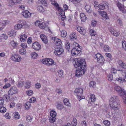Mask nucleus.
<instances>
[{
	"label": "nucleus",
	"mask_w": 126,
	"mask_h": 126,
	"mask_svg": "<svg viewBox=\"0 0 126 126\" xmlns=\"http://www.w3.org/2000/svg\"><path fill=\"white\" fill-rule=\"evenodd\" d=\"M73 48H80V46L79 44L75 42H74L73 44Z\"/></svg>",
	"instance_id": "nucleus-50"
},
{
	"label": "nucleus",
	"mask_w": 126,
	"mask_h": 126,
	"mask_svg": "<svg viewBox=\"0 0 126 126\" xmlns=\"http://www.w3.org/2000/svg\"><path fill=\"white\" fill-rule=\"evenodd\" d=\"M109 47L108 46L105 45L103 47V49L104 51L105 52H108Z\"/></svg>",
	"instance_id": "nucleus-46"
},
{
	"label": "nucleus",
	"mask_w": 126,
	"mask_h": 126,
	"mask_svg": "<svg viewBox=\"0 0 126 126\" xmlns=\"http://www.w3.org/2000/svg\"><path fill=\"white\" fill-rule=\"evenodd\" d=\"M67 35L66 32L64 30H62L61 31V35L62 37H66Z\"/></svg>",
	"instance_id": "nucleus-43"
},
{
	"label": "nucleus",
	"mask_w": 126,
	"mask_h": 126,
	"mask_svg": "<svg viewBox=\"0 0 126 126\" xmlns=\"http://www.w3.org/2000/svg\"><path fill=\"white\" fill-rule=\"evenodd\" d=\"M22 14L25 18H29L31 16L30 12L27 10H23L22 12Z\"/></svg>",
	"instance_id": "nucleus-18"
},
{
	"label": "nucleus",
	"mask_w": 126,
	"mask_h": 126,
	"mask_svg": "<svg viewBox=\"0 0 126 126\" xmlns=\"http://www.w3.org/2000/svg\"><path fill=\"white\" fill-rule=\"evenodd\" d=\"M96 83L93 81H91L89 84L90 87H94L95 86Z\"/></svg>",
	"instance_id": "nucleus-59"
},
{
	"label": "nucleus",
	"mask_w": 126,
	"mask_h": 126,
	"mask_svg": "<svg viewBox=\"0 0 126 126\" xmlns=\"http://www.w3.org/2000/svg\"><path fill=\"white\" fill-rule=\"evenodd\" d=\"M70 45L69 42H67L65 43V47L68 51H69V50L70 48Z\"/></svg>",
	"instance_id": "nucleus-52"
},
{
	"label": "nucleus",
	"mask_w": 126,
	"mask_h": 126,
	"mask_svg": "<svg viewBox=\"0 0 126 126\" xmlns=\"http://www.w3.org/2000/svg\"><path fill=\"white\" fill-rule=\"evenodd\" d=\"M19 52L21 55H23L26 54V51L25 49L21 48L19 50Z\"/></svg>",
	"instance_id": "nucleus-33"
},
{
	"label": "nucleus",
	"mask_w": 126,
	"mask_h": 126,
	"mask_svg": "<svg viewBox=\"0 0 126 126\" xmlns=\"http://www.w3.org/2000/svg\"><path fill=\"white\" fill-rule=\"evenodd\" d=\"M25 106L26 109H29L30 108L31 104L29 102H27L25 104Z\"/></svg>",
	"instance_id": "nucleus-54"
},
{
	"label": "nucleus",
	"mask_w": 126,
	"mask_h": 126,
	"mask_svg": "<svg viewBox=\"0 0 126 126\" xmlns=\"http://www.w3.org/2000/svg\"><path fill=\"white\" fill-rule=\"evenodd\" d=\"M56 120V117H51L49 118V120L50 122L51 123H54Z\"/></svg>",
	"instance_id": "nucleus-61"
},
{
	"label": "nucleus",
	"mask_w": 126,
	"mask_h": 126,
	"mask_svg": "<svg viewBox=\"0 0 126 126\" xmlns=\"http://www.w3.org/2000/svg\"><path fill=\"white\" fill-rule=\"evenodd\" d=\"M80 17L81 21L83 22L85 21L87 18L85 15L83 13H80Z\"/></svg>",
	"instance_id": "nucleus-27"
},
{
	"label": "nucleus",
	"mask_w": 126,
	"mask_h": 126,
	"mask_svg": "<svg viewBox=\"0 0 126 126\" xmlns=\"http://www.w3.org/2000/svg\"><path fill=\"white\" fill-rule=\"evenodd\" d=\"M33 91L31 90H28L26 91V93L28 96H31L33 94Z\"/></svg>",
	"instance_id": "nucleus-60"
},
{
	"label": "nucleus",
	"mask_w": 126,
	"mask_h": 126,
	"mask_svg": "<svg viewBox=\"0 0 126 126\" xmlns=\"http://www.w3.org/2000/svg\"><path fill=\"white\" fill-rule=\"evenodd\" d=\"M105 61V59L103 57L97 59V62L98 63V64L102 66L104 63Z\"/></svg>",
	"instance_id": "nucleus-24"
},
{
	"label": "nucleus",
	"mask_w": 126,
	"mask_h": 126,
	"mask_svg": "<svg viewBox=\"0 0 126 126\" xmlns=\"http://www.w3.org/2000/svg\"><path fill=\"white\" fill-rule=\"evenodd\" d=\"M114 90L117 91L119 95L123 97L124 103L126 104V92L120 86L115 85L114 87Z\"/></svg>",
	"instance_id": "nucleus-2"
},
{
	"label": "nucleus",
	"mask_w": 126,
	"mask_h": 126,
	"mask_svg": "<svg viewBox=\"0 0 126 126\" xmlns=\"http://www.w3.org/2000/svg\"><path fill=\"white\" fill-rule=\"evenodd\" d=\"M3 100H5L6 101H8L10 100V97L8 95L5 94L3 96L2 98Z\"/></svg>",
	"instance_id": "nucleus-40"
},
{
	"label": "nucleus",
	"mask_w": 126,
	"mask_h": 126,
	"mask_svg": "<svg viewBox=\"0 0 126 126\" xmlns=\"http://www.w3.org/2000/svg\"><path fill=\"white\" fill-rule=\"evenodd\" d=\"M98 11L99 13V15H101V16L103 17L104 19L105 18L107 19H109V17L107 16V13L106 12L103 11H99V9L98 10Z\"/></svg>",
	"instance_id": "nucleus-19"
},
{
	"label": "nucleus",
	"mask_w": 126,
	"mask_h": 126,
	"mask_svg": "<svg viewBox=\"0 0 126 126\" xmlns=\"http://www.w3.org/2000/svg\"><path fill=\"white\" fill-rule=\"evenodd\" d=\"M36 101V99L34 97H32L30 98L29 100V102L30 103L35 102Z\"/></svg>",
	"instance_id": "nucleus-49"
},
{
	"label": "nucleus",
	"mask_w": 126,
	"mask_h": 126,
	"mask_svg": "<svg viewBox=\"0 0 126 126\" xmlns=\"http://www.w3.org/2000/svg\"><path fill=\"white\" fill-rule=\"evenodd\" d=\"M32 47L34 49L38 50H39L41 49V46L38 42H35L33 43Z\"/></svg>",
	"instance_id": "nucleus-11"
},
{
	"label": "nucleus",
	"mask_w": 126,
	"mask_h": 126,
	"mask_svg": "<svg viewBox=\"0 0 126 126\" xmlns=\"http://www.w3.org/2000/svg\"><path fill=\"white\" fill-rule=\"evenodd\" d=\"M63 52V50L62 48L57 47L55 49L54 53L56 55H60L62 54Z\"/></svg>",
	"instance_id": "nucleus-13"
},
{
	"label": "nucleus",
	"mask_w": 126,
	"mask_h": 126,
	"mask_svg": "<svg viewBox=\"0 0 126 126\" xmlns=\"http://www.w3.org/2000/svg\"><path fill=\"white\" fill-rule=\"evenodd\" d=\"M104 124L106 126H109L110 125V122L108 121L105 120L103 121Z\"/></svg>",
	"instance_id": "nucleus-56"
},
{
	"label": "nucleus",
	"mask_w": 126,
	"mask_h": 126,
	"mask_svg": "<svg viewBox=\"0 0 126 126\" xmlns=\"http://www.w3.org/2000/svg\"><path fill=\"white\" fill-rule=\"evenodd\" d=\"M75 63L74 65L75 67L77 68L79 67H86V63L84 59L81 58H79L75 59Z\"/></svg>",
	"instance_id": "nucleus-3"
},
{
	"label": "nucleus",
	"mask_w": 126,
	"mask_h": 126,
	"mask_svg": "<svg viewBox=\"0 0 126 126\" xmlns=\"http://www.w3.org/2000/svg\"><path fill=\"white\" fill-rule=\"evenodd\" d=\"M108 80L109 81H111L113 79V75L111 74H109L108 76Z\"/></svg>",
	"instance_id": "nucleus-62"
},
{
	"label": "nucleus",
	"mask_w": 126,
	"mask_h": 126,
	"mask_svg": "<svg viewBox=\"0 0 126 126\" xmlns=\"http://www.w3.org/2000/svg\"><path fill=\"white\" fill-rule=\"evenodd\" d=\"M38 10L40 12L44 11V9L43 7L41 6H39L37 8Z\"/></svg>",
	"instance_id": "nucleus-48"
},
{
	"label": "nucleus",
	"mask_w": 126,
	"mask_h": 126,
	"mask_svg": "<svg viewBox=\"0 0 126 126\" xmlns=\"http://www.w3.org/2000/svg\"><path fill=\"white\" fill-rule=\"evenodd\" d=\"M18 90L16 87L13 86L10 88L8 92V95H12L14 94H16Z\"/></svg>",
	"instance_id": "nucleus-8"
},
{
	"label": "nucleus",
	"mask_w": 126,
	"mask_h": 126,
	"mask_svg": "<svg viewBox=\"0 0 126 126\" xmlns=\"http://www.w3.org/2000/svg\"><path fill=\"white\" fill-rule=\"evenodd\" d=\"M40 37L44 43L46 44L47 43L48 40L46 35L43 34H42L40 35Z\"/></svg>",
	"instance_id": "nucleus-23"
},
{
	"label": "nucleus",
	"mask_w": 126,
	"mask_h": 126,
	"mask_svg": "<svg viewBox=\"0 0 126 126\" xmlns=\"http://www.w3.org/2000/svg\"><path fill=\"white\" fill-rule=\"evenodd\" d=\"M122 47L126 50V41H123L122 42Z\"/></svg>",
	"instance_id": "nucleus-63"
},
{
	"label": "nucleus",
	"mask_w": 126,
	"mask_h": 126,
	"mask_svg": "<svg viewBox=\"0 0 126 126\" xmlns=\"http://www.w3.org/2000/svg\"><path fill=\"white\" fill-rule=\"evenodd\" d=\"M42 62L47 65H51L56 64V63L52 59L46 58L42 60Z\"/></svg>",
	"instance_id": "nucleus-5"
},
{
	"label": "nucleus",
	"mask_w": 126,
	"mask_h": 126,
	"mask_svg": "<svg viewBox=\"0 0 126 126\" xmlns=\"http://www.w3.org/2000/svg\"><path fill=\"white\" fill-rule=\"evenodd\" d=\"M31 82L30 81L27 80L26 81L25 85L24 86L25 88L26 89H29L31 86Z\"/></svg>",
	"instance_id": "nucleus-30"
},
{
	"label": "nucleus",
	"mask_w": 126,
	"mask_h": 126,
	"mask_svg": "<svg viewBox=\"0 0 126 126\" xmlns=\"http://www.w3.org/2000/svg\"><path fill=\"white\" fill-rule=\"evenodd\" d=\"M77 36L76 33L75 32H72L70 34V39L72 40H75L76 39Z\"/></svg>",
	"instance_id": "nucleus-25"
},
{
	"label": "nucleus",
	"mask_w": 126,
	"mask_h": 126,
	"mask_svg": "<svg viewBox=\"0 0 126 126\" xmlns=\"http://www.w3.org/2000/svg\"><path fill=\"white\" fill-rule=\"evenodd\" d=\"M116 5L118 7L119 10L123 13H125L126 12V10L124 7V6L119 1H116Z\"/></svg>",
	"instance_id": "nucleus-7"
},
{
	"label": "nucleus",
	"mask_w": 126,
	"mask_h": 126,
	"mask_svg": "<svg viewBox=\"0 0 126 126\" xmlns=\"http://www.w3.org/2000/svg\"><path fill=\"white\" fill-rule=\"evenodd\" d=\"M107 6L108 7V6L107 4L105 5L102 4V3H100L98 5V8L99 9H98L99 10H104L105 8V7Z\"/></svg>",
	"instance_id": "nucleus-28"
},
{
	"label": "nucleus",
	"mask_w": 126,
	"mask_h": 126,
	"mask_svg": "<svg viewBox=\"0 0 126 126\" xmlns=\"http://www.w3.org/2000/svg\"><path fill=\"white\" fill-rule=\"evenodd\" d=\"M31 55L32 58L33 59H36L38 56V54L36 52L32 53Z\"/></svg>",
	"instance_id": "nucleus-37"
},
{
	"label": "nucleus",
	"mask_w": 126,
	"mask_h": 126,
	"mask_svg": "<svg viewBox=\"0 0 126 126\" xmlns=\"http://www.w3.org/2000/svg\"><path fill=\"white\" fill-rule=\"evenodd\" d=\"M76 29L77 31L82 35H84L86 33V30L83 27L79 26L77 27Z\"/></svg>",
	"instance_id": "nucleus-15"
},
{
	"label": "nucleus",
	"mask_w": 126,
	"mask_h": 126,
	"mask_svg": "<svg viewBox=\"0 0 126 126\" xmlns=\"http://www.w3.org/2000/svg\"><path fill=\"white\" fill-rule=\"evenodd\" d=\"M24 84V82L22 79L20 80L17 84V86L19 87H22Z\"/></svg>",
	"instance_id": "nucleus-36"
},
{
	"label": "nucleus",
	"mask_w": 126,
	"mask_h": 126,
	"mask_svg": "<svg viewBox=\"0 0 126 126\" xmlns=\"http://www.w3.org/2000/svg\"><path fill=\"white\" fill-rule=\"evenodd\" d=\"M9 22L8 20H3L0 22V31L3 29L5 26L9 24Z\"/></svg>",
	"instance_id": "nucleus-16"
},
{
	"label": "nucleus",
	"mask_w": 126,
	"mask_h": 126,
	"mask_svg": "<svg viewBox=\"0 0 126 126\" xmlns=\"http://www.w3.org/2000/svg\"><path fill=\"white\" fill-rule=\"evenodd\" d=\"M15 117L17 119H19L20 118V116L19 114L17 112H16L15 113Z\"/></svg>",
	"instance_id": "nucleus-64"
},
{
	"label": "nucleus",
	"mask_w": 126,
	"mask_h": 126,
	"mask_svg": "<svg viewBox=\"0 0 126 126\" xmlns=\"http://www.w3.org/2000/svg\"><path fill=\"white\" fill-rule=\"evenodd\" d=\"M115 81L121 83H123L126 81L125 79H123L121 77L116 78Z\"/></svg>",
	"instance_id": "nucleus-31"
},
{
	"label": "nucleus",
	"mask_w": 126,
	"mask_h": 126,
	"mask_svg": "<svg viewBox=\"0 0 126 126\" xmlns=\"http://www.w3.org/2000/svg\"><path fill=\"white\" fill-rule=\"evenodd\" d=\"M11 5H14L15 4L19 3V1L17 0H11L10 2Z\"/></svg>",
	"instance_id": "nucleus-47"
},
{
	"label": "nucleus",
	"mask_w": 126,
	"mask_h": 126,
	"mask_svg": "<svg viewBox=\"0 0 126 126\" xmlns=\"http://www.w3.org/2000/svg\"><path fill=\"white\" fill-rule=\"evenodd\" d=\"M69 1L72 2L73 3L75 4H77L79 3L80 0H69Z\"/></svg>",
	"instance_id": "nucleus-55"
},
{
	"label": "nucleus",
	"mask_w": 126,
	"mask_h": 126,
	"mask_svg": "<svg viewBox=\"0 0 126 126\" xmlns=\"http://www.w3.org/2000/svg\"><path fill=\"white\" fill-rule=\"evenodd\" d=\"M110 31L111 32V34L112 35L116 37L119 36L120 34L119 32L114 29L112 27H110Z\"/></svg>",
	"instance_id": "nucleus-10"
},
{
	"label": "nucleus",
	"mask_w": 126,
	"mask_h": 126,
	"mask_svg": "<svg viewBox=\"0 0 126 126\" xmlns=\"http://www.w3.org/2000/svg\"><path fill=\"white\" fill-rule=\"evenodd\" d=\"M90 99L91 101L93 102H95L96 100V98H95V96L94 94H91V95Z\"/></svg>",
	"instance_id": "nucleus-45"
},
{
	"label": "nucleus",
	"mask_w": 126,
	"mask_h": 126,
	"mask_svg": "<svg viewBox=\"0 0 126 126\" xmlns=\"http://www.w3.org/2000/svg\"><path fill=\"white\" fill-rule=\"evenodd\" d=\"M117 63L119 66L122 68L126 69V63H123L122 61L120 60H118Z\"/></svg>",
	"instance_id": "nucleus-21"
},
{
	"label": "nucleus",
	"mask_w": 126,
	"mask_h": 126,
	"mask_svg": "<svg viewBox=\"0 0 126 126\" xmlns=\"http://www.w3.org/2000/svg\"><path fill=\"white\" fill-rule=\"evenodd\" d=\"M8 34L10 37L16 35V32L13 30H12L8 32Z\"/></svg>",
	"instance_id": "nucleus-38"
},
{
	"label": "nucleus",
	"mask_w": 126,
	"mask_h": 126,
	"mask_svg": "<svg viewBox=\"0 0 126 126\" xmlns=\"http://www.w3.org/2000/svg\"><path fill=\"white\" fill-rule=\"evenodd\" d=\"M6 110V108L2 107H1L0 108V112L2 113H3L5 112Z\"/></svg>",
	"instance_id": "nucleus-51"
},
{
	"label": "nucleus",
	"mask_w": 126,
	"mask_h": 126,
	"mask_svg": "<svg viewBox=\"0 0 126 126\" xmlns=\"http://www.w3.org/2000/svg\"><path fill=\"white\" fill-rule=\"evenodd\" d=\"M52 39L54 40V43L56 46H60L62 44V41L60 39L56 37H53Z\"/></svg>",
	"instance_id": "nucleus-14"
},
{
	"label": "nucleus",
	"mask_w": 126,
	"mask_h": 126,
	"mask_svg": "<svg viewBox=\"0 0 126 126\" xmlns=\"http://www.w3.org/2000/svg\"><path fill=\"white\" fill-rule=\"evenodd\" d=\"M18 43L15 42L13 40L11 41L9 43V45L11 48H16L18 46Z\"/></svg>",
	"instance_id": "nucleus-20"
},
{
	"label": "nucleus",
	"mask_w": 126,
	"mask_h": 126,
	"mask_svg": "<svg viewBox=\"0 0 126 126\" xmlns=\"http://www.w3.org/2000/svg\"><path fill=\"white\" fill-rule=\"evenodd\" d=\"M71 53L73 56H77L80 55L81 53L80 48H73L71 51Z\"/></svg>",
	"instance_id": "nucleus-6"
},
{
	"label": "nucleus",
	"mask_w": 126,
	"mask_h": 126,
	"mask_svg": "<svg viewBox=\"0 0 126 126\" xmlns=\"http://www.w3.org/2000/svg\"><path fill=\"white\" fill-rule=\"evenodd\" d=\"M35 24L36 26H38L41 29H44L46 27V25L45 23L39 20L36 21L35 22Z\"/></svg>",
	"instance_id": "nucleus-9"
},
{
	"label": "nucleus",
	"mask_w": 126,
	"mask_h": 126,
	"mask_svg": "<svg viewBox=\"0 0 126 126\" xmlns=\"http://www.w3.org/2000/svg\"><path fill=\"white\" fill-rule=\"evenodd\" d=\"M95 56L97 59H98L101 58V57H103V56H102L101 54L100 53H98L96 54L95 55Z\"/></svg>",
	"instance_id": "nucleus-57"
},
{
	"label": "nucleus",
	"mask_w": 126,
	"mask_h": 126,
	"mask_svg": "<svg viewBox=\"0 0 126 126\" xmlns=\"http://www.w3.org/2000/svg\"><path fill=\"white\" fill-rule=\"evenodd\" d=\"M27 37V35L25 34L22 35L20 37V40L21 42H24L26 40Z\"/></svg>",
	"instance_id": "nucleus-26"
},
{
	"label": "nucleus",
	"mask_w": 126,
	"mask_h": 126,
	"mask_svg": "<svg viewBox=\"0 0 126 126\" xmlns=\"http://www.w3.org/2000/svg\"><path fill=\"white\" fill-rule=\"evenodd\" d=\"M63 102L65 105L69 107H71V104L68 99L66 98H65L63 100Z\"/></svg>",
	"instance_id": "nucleus-29"
},
{
	"label": "nucleus",
	"mask_w": 126,
	"mask_h": 126,
	"mask_svg": "<svg viewBox=\"0 0 126 126\" xmlns=\"http://www.w3.org/2000/svg\"><path fill=\"white\" fill-rule=\"evenodd\" d=\"M90 33L91 36H95L96 34V33L95 31L93 29H91L90 30Z\"/></svg>",
	"instance_id": "nucleus-53"
},
{
	"label": "nucleus",
	"mask_w": 126,
	"mask_h": 126,
	"mask_svg": "<svg viewBox=\"0 0 126 126\" xmlns=\"http://www.w3.org/2000/svg\"><path fill=\"white\" fill-rule=\"evenodd\" d=\"M77 120L76 118H74L73 119L72 124L73 126H76L77 124Z\"/></svg>",
	"instance_id": "nucleus-58"
},
{
	"label": "nucleus",
	"mask_w": 126,
	"mask_h": 126,
	"mask_svg": "<svg viewBox=\"0 0 126 126\" xmlns=\"http://www.w3.org/2000/svg\"><path fill=\"white\" fill-rule=\"evenodd\" d=\"M56 106L57 108L60 110H62L64 108L63 105L61 104L60 102H57V105H56Z\"/></svg>",
	"instance_id": "nucleus-35"
},
{
	"label": "nucleus",
	"mask_w": 126,
	"mask_h": 126,
	"mask_svg": "<svg viewBox=\"0 0 126 126\" xmlns=\"http://www.w3.org/2000/svg\"><path fill=\"white\" fill-rule=\"evenodd\" d=\"M86 67L78 68L76 69L75 76L76 77H79L82 76L85 73Z\"/></svg>",
	"instance_id": "nucleus-4"
},
{
	"label": "nucleus",
	"mask_w": 126,
	"mask_h": 126,
	"mask_svg": "<svg viewBox=\"0 0 126 126\" xmlns=\"http://www.w3.org/2000/svg\"><path fill=\"white\" fill-rule=\"evenodd\" d=\"M11 59L15 62H19L20 61L21 58L18 54H15L14 55L12 56L11 57Z\"/></svg>",
	"instance_id": "nucleus-12"
},
{
	"label": "nucleus",
	"mask_w": 126,
	"mask_h": 126,
	"mask_svg": "<svg viewBox=\"0 0 126 126\" xmlns=\"http://www.w3.org/2000/svg\"><path fill=\"white\" fill-rule=\"evenodd\" d=\"M33 118V117H31L30 115H28L26 116V120L27 122H31Z\"/></svg>",
	"instance_id": "nucleus-44"
},
{
	"label": "nucleus",
	"mask_w": 126,
	"mask_h": 126,
	"mask_svg": "<svg viewBox=\"0 0 126 126\" xmlns=\"http://www.w3.org/2000/svg\"><path fill=\"white\" fill-rule=\"evenodd\" d=\"M50 0L51 4L56 7L57 8L59 7V6L58 4L56 2L55 0Z\"/></svg>",
	"instance_id": "nucleus-41"
},
{
	"label": "nucleus",
	"mask_w": 126,
	"mask_h": 126,
	"mask_svg": "<svg viewBox=\"0 0 126 126\" xmlns=\"http://www.w3.org/2000/svg\"><path fill=\"white\" fill-rule=\"evenodd\" d=\"M50 114L51 117H56L57 115V113L55 111L52 110L51 111Z\"/></svg>",
	"instance_id": "nucleus-42"
},
{
	"label": "nucleus",
	"mask_w": 126,
	"mask_h": 126,
	"mask_svg": "<svg viewBox=\"0 0 126 126\" xmlns=\"http://www.w3.org/2000/svg\"><path fill=\"white\" fill-rule=\"evenodd\" d=\"M74 92L76 93L77 95H80L82 94L83 92V89L81 88H78L75 89Z\"/></svg>",
	"instance_id": "nucleus-22"
},
{
	"label": "nucleus",
	"mask_w": 126,
	"mask_h": 126,
	"mask_svg": "<svg viewBox=\"0 0 126 126\" xmlns=\"http://www.w3.org/2000/svg\"><path fill=\"white\" fill-rule=\"evenodd\" d=\"M57 8L58 11L60 12V14L62 17V20L63 21L65 18H66L64 12L63 11L62 9H61L59 6V7Z\"/></svg>",
	"instance_id": "nucleus-17"
},
{
	"label": "nucleus",
	"mask_w": 126,
	"mask_h": 126,
	"mask_svg": "<svg viewBox=\"0 0 126 126\" xmlns=\"http://www.w3.org/2000/svg\"><path fill=\"white\" fill-rule=\"evenodd\" d=\"M90 6L89 5H86L85 7V9L86 12L89 13H91L92 11L90 9Z\"/></svg>",
	"instance_id": "nucleus-39"
},
{
	"label": "nucleus",
	"mask_w": 126,
	"mask_h": 126,
	"mask_svg": "<svg viewBox=\"0 0 126 126\" xmlns=\"http://www.w3.org/2000/svg\"><path fill=\"white\" fill-rule=\"evenodd\" d=\"M18 22L19 24L22 25V27L24 26H27L26 21L24 20H19Z\"/></svg>",
	"instance_id": "nucleus-32"
},
{
	"label": "nucleus",
	"mask_w": 126,
	"mask_h": 126,
	"mask_svg": "<svg viewBox=\"0 0 126 126\" xmlns=\"http://www.w3.org/2000/svg\"><path fill=\"white\" fill-rule=\"evenodd\" d=\"M119 99L117 97L113 95L110 98L109 105L111 110H113L114 111L119 110L121 108L120 104L119 103Z\"/></svg>",
	"instance_id": "nucleus-1"
},
{
	"label": "nucleus",
	"mask_w": 126,
	"mask_h": 126,
	"mask_svg": "<svg viewBox=\"0 0 126 126\" xmlns=\"http://www.w3.org/2000/svg\"><path fill=\"white\" fill-rule=\"evenodd\" d=\"M22 27V25L19 23L15 25L14 27V29L16 30H20Z\"/></svg>",
	"instance_id": "nucleus-34"
}]
</instances>
